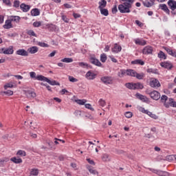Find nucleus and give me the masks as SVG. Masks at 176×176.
I'll use <instances>...</instances> for the list:
<instances>
[{
    "instance_id": "nucleus-41",
    "label": "nucleus",
    "mask_w": 176,
    "mask_h": 176,
    "mask_svg": "<svg viewBox=\"0 0 176 176\" xmlns=\"http://www.w3.org/2000/svg\"><path fill=\"white\" fill-rule=\"evenodd\" d=\"M9 162V158L5 157L0 160V167H3L5 166V163Z\"/></svg>"
},
{
    "instance_id": "nucleus-51",
    "label": "nucleus",
    "mask_w": 176,
    "mask_h": 176,
    "mask_svg": "<svg viewBox=\"0 0 176 176\" xmlns=\"http://www.w3.org/2000/svg\"><path fill=\"white\" fill-rule=\"evenodd\" d=\"M61 17L65 23H69V19L67 18V16L64 15V14L61 13Z\"/></svg>"
},
{
    "instance_id": "nucleus-23",
    "label": "nucleus",
    "mask_w": 176,
    "mask_h": 176,
    "mask_svg": "<svg viewBox=\"0 0 176 176\" xmlns=\"http://www.w3.org/2000/svg\"><path fill=\"white\" fill-rule=\"evenodd\" d=\"M112 52L113 53H119V52H122V47L119 45H118V43H116L114 45V47L112 48Z\"/></svg>"
},
{
    "instance_id": "nucleus-42",
    "label": "nucleus",
    "mask_w": 176,
    "mask_h": 176,
    "mask_svg": "<svg viewBox=\"0 0 176 176\" xmlns=\"http://www.w3.org/2000/svg\"><path fill=\"white\" fill-rule=\"evenodd\" d=\"M100 10L101 14L103 16H108V14H109V12L105 8H100Z\"/></svg>"
},
{
    "instance_id": "nucleus-48",
    "label": "nucleus",
    "mask_w": 176,
    "mask_h": 176,
    "mask_svg": "<svg viewBox=\"0 0 176 176\" xmlns=\"http://www.w3.org/2000/svg\"><path fill=\"white\" fill-rule=\"evenodd\" d=\"M39 174V170L38 169H32L30 171V175H38Z\"/></svg>"
},
{
    "instance_id": "nucleus-8",
    "label": "nucleus",
    "mask_w": 176,
    "mask_h": 176,
    "mask_svg": "<svg viewBox=\"0 0 176 176\" xmlns=\"http://www.w3.org/2000/svg\"><path fill=\"white\" fill-rule=\"evenodd\" d=\"M161 67H162V68H166V69H173L174 65H173V63H171L170 62H162L160 63Z\"/></svg>"
},
{
    "instance_id": "nucleus-28",
    "label": "nucleus",
    "mask_w": 176,
    "mask_h": 176,
    "mask_svg": "<svg viewBox=\"0 0 176 176\" xmlns=\"http://www.w3.org/2000/svg\"><path fill=\"white\" fill-rule=\"evenodd\" d=\"M11 162L15 163V164H20V163H23V160L21 158H17L16 157H13L10 159Z\"/></svg>"
},
{
    "instance_id": "nucleus-13",
    "label": "nucleus",
    "mask_w": 176,
    "mask_h": 176,
    "mask_svg": "<svg viewBox=\"0 0 176 176\" xmlns=\"http://www.w3.org/2000/svg\"><path fill=\"white\" fill-rule=\"evenodd\" d=\"M135 97L138 100H140V101H142V102H148V98L142 94H140V93H137L135 94Z\"/></svg>"
},
{
    "instance_id": "nucleus-64",
    "label": "nucleus",
    "mask_w": 176,
    "mask_h": 176,
    "mask_svg": "<svg viewBox=\"0 0 176 176\" xmlns=\"http://www.w3.org/2000/svg\"><path fill=\"white\" fill-rule=\"evenodd\" d=\"M99 104L100 105V107H105V100L100 99L99 100Z\"/></svg>"
},
{
    "instance_id": "nucleus-57",
    "label": "nucleus",
    "mask_w": 176,
    "mask_h": 176,
    "mask_svg": "<svg viewBox=\"0 0 176 176\" xmlns=\"http://www.w3.org/2000/svg\"><path fill=\"white\" fill-rule=\"evenodd\" d=\"M69 82H72V83H75L76 82H78L77 78H74V76H69Z\"/></svg>"
},
{
    "instance_id": "nucleus-34",
    "label": "nucleus",
    "mask_w": 176,
    "mask_h": 176,
    "mask_svg": "<svg viewBox=\"0 0 176 176\" xmlns=\"http://www.w3.org/2000/svg\"><path fill=\"white\" fill-rule=\"evenodd\" d=\"M98 3H99L98 9H104V8L107 6V1L105 0H100V1H99Z\"/></svg>"
},
{
    "instance_id": "nucleus-46",
    "label": "nucleus",
    "mask_w": 176,
    "mask_h": 176,
    "mask_svg": "<svg viewBox=\"0 0 176 176\" xmlns=\"http://www.w3.org/2000/svg\"><path fill=\"white\" fill-rule=\"evenodd\" d=\"M167 160H168V162H173L174 160H175V155H168L166 157Z\"/></svg>"
},
{
    "instance_id": "nucleus-49",
    "label": "nucleus",
    "mask_w": 176,
    "mask_h": 176,
    "mask_svg": "<svg viewBox=\"0 0 176 176\" xmlns=\"http://www.w3.org/2000/svg\"><path fill=\"white\" fill-rule=\"evenodd\" d=\"M16 155H17L18 156L24 157V156L26 155V153H25V151H22V150H19V151H17Z\"/></svg>"
},
{
    "instance_id": "nucleus-32",
    "label": "nucleus",
    "mask_w": 176,
    "mask_h": 176,
    "mask_svg": "<svg viewBox=\"0 0 176 176\" xmlns=\"http://www.w3.org/2000/svg\"><path fill=\"white\" fill-rule=\"evenodd\" d=\"M119 78H123L127 75V70L126 69H120L118 74Z\"/></svg>"
},
{
    "instance_id": "nucleus-43",
    "label": "nucleus",
    "mask_w": 176,
    "mask_h": 176,
    "mask_svg": "<svg viewBox=\"0 0 176 176\" xmlns=\"http://www.w3.org/2000/svg\"><path fill=\"white\" fill-rule=\"evenodd\" d=\"M87 101L85 99H82V100H80V99H78V100H76V102L77 104H78V105H85V104H86Z\"/></svg>"
},
{
    "instance_id": "nucleus-44",
    "label": "nucleus",
    "mask_w": 176,
    "mask_h": 176,
    "mask_svg": "<svg viewBox=\"0 0 176 176\" xmlns=\"http://www.w3.org/2000/svg\"><path fill=\"white\" fill-rule=\"evenodd\" d=\"M60 61L62 63H72L74 61V59L72 58H64L63 59H61Z\"/></svg>"
},
{
    "instance_id": "nucleus-17",
    "label": "nucleus",
    "mask_w": 176,
    "mask_h": 176,
    "mask_svg": "<svg viewBox=\"0 0 176 176\" xmlns=\"http://www.w3.org/2000/svg\"><path fill=\"white\" fill-rule=\"evenodd\" d=\"M101 159H102V162H104V163H108V162H111V160L110 155L107 153L102 154Z\"/></svg>"
},
{
    "instance_id": "nucleus-52",
    "label": "nucleus",
    "mask_w": 176,
    "mask_h": 176,
    "mask_svg": "<svg viewBox=\"0 0 176 176\" xmlns=\"http://www.w3.org/2000/svg\"><path fill=\"white\" fill-rule=\"evenodd\" d=\"M3 3H5L6 6L10 8L12 6V2H10V0H3Z\"/></svg>"
},
{
    "instance_id": "nucleus-62",
    "label": "nucleus",
    "mask_w": 176,
    "mask_h": 176,
    "mask_svg": "<svg viewBox=\"0 0 176 176\" xmlns=\"http://www.w3.org/2000/svg\"><path fill=\"white\" fill-rule=\"evenodd\" d=\"M14 8H19V6H20V1H17V0H15L14 1V5H13Z\"/></svg>"
},
{
    "instance_id": "nucleus-37",
    "label": "nucleus",
    "mask_w": 176,
    "mask_h": 176,
    "mask_svg": "<svg viewBox=\"0 0 176 176\" xmlns=\"http://www.w3.org/2000/svg\"><path fill=\"white\" fill-rule=\"evenodd\" d=\"M126 75L128 76H133L134 78L135 75V71L129 69H126Z\"/></svg>"
},
{
    "instance_id": "nucleus-4",
    "label": "nucleus",
    "mask_w": 176,
    "mask_h": 176,
    "mask_svg": "<svg viewBox=\"0 0 176 176\" xmlns=\"http://www.w3.org/2000/svg\"><path fill=\"white\" fill-rule=\"evenodd\" d=\"M38 79L43 80V82H47V83H49V85H51L52 86H60V83L56 82V80H50L45 76H39L38 77Z\"/></svg>"
},
{
    "instance_id": "nucleus-10",
    "label": "nucleus",
    "mask_w": 176,
    "mask_h": 176,
    "mask_svg": "<svg viewBox=\"0 0 176 176\" xmlns=\"http://www.w3.org/2000/svg\"><path fill=\"white\" fill-rule=\"evenodd\" d=\"M96 76H97V74L91 71H89L85 75V78H87L88 80H94V79H96Z\"/></svg>"
},
{
    "instance_id": "nucleus-30",
    "label": "nucleus",
    "mask_w": 176,
    "mask_h": 176,
    "mask_svg": "<svg viewBox=\"0 0 176 176\" xmlns=\"http://www.w3.org/2000/svg\"><path fill=\"white\" fill-rule=\"evenodd\" d=\"M30 78H32V79H36V80H41L38 78H39V76H43L42 75H37L36 76V73H35V72H30Z\"/></svg>"
},
{
    "instance_id": "nucleus-2",
    "label": "nucleus",
    "mask_w": 176,
    "mask_h": 176,
    "mask_svg": "<svg viewBox=\"0 0 176 176\" xmlns=\"http://www.w3.org/2000/svg\"><path fill=\"white\" fill-rule=\"evenodd\" d=\"M132 6L130 3H127V2H124L122 4H120L118 6V10L120 13H130L131 11Z\"/></svg>"
},
{
    "instance_id": "nucleus-59",
    "label": "nucleus",
    "mask_w": 176,
    "mask_h": 176,
    "mask_svg": "<svg viewBox=\"0 0 176 176\" xmlns=\"http://www.w3.org/2000/svg\"><path fill=\"white\" fill-rule=\"evenodd\" d=\"M12 87H13V84H12V83H8L6 85H4L5 90H6L8 89H12Z\"/></svg>"
},
{
    "instance_id": "nucleus-25",
    "label": "nucleus",
    "mask_w": 176,
    "mask_h": 176,
    "mask_svg": "<svg viewBox=\"0 0 176 176\" xmlns=\"http://www.w3.org/2000/svg\"><path fill=\"white\" fill-rule=\"evenodd\" d=\"M160 8L162 9V10H164L167 14H170V10L167 7L166 4H160Z\"/></svg>"
},
{
    "instance_id": "nucleus-6",
    "label": "nucleus",
    "mask_w": 176,
    "mask_h": 176,
    "mask_svg": "<svg viewBox=\"0 0 176 176\" xmlns=\"http://www.w3.org/2000/svg\"><path fill=\"white\" fill-rule=\"evenodd\" d=\"M148 94L153 100H155L156 101H157V100L160 99V93H159V91H153Z\"/></svg>"
},
{
    "instance_id": "nucleus-31",
    "label": "nucleus",
    "mask_w": 176,
    "mask_h": 176,
    "mask_svg": "<svg viewBox=\"0 0 176 176\" xmlns=\"http://www.w3.org/2000/svg\"><path fill=\"white\" fill-rule=\"evenodd\" d=\"M32 16H39V14H41V12L39 11V10L38 8H34L32 9L30 12Z\"/></svg>"
},
{
    "instance_id": "nucleus-1",
    "label": "nucleus",
    "mask_w": 176,
    "mask_h": 176,
    "mask_svg": "<svg viewBox=\"0 0 176 176\" xmlns=\"http://www.w3.org/2000/svg\"><path fill=\"white\" fill-rule=\"evenodd\" d=\"M161 102L164 104V107L165 108H170V107H173V108H176V102L172 98H168V97L166 95H162L161 96Z\"/></svg>"
},
{
    "instance_id": "nucleus-3",
    "label": "nucleus",
    "mask_w": 176,
    "mask_h": 176,
    "mask_svg": "<svg viewBox=\"0 0 176 176\" xmlns=\"http://www.w3.org/2000/svg\"><path fill=\"white\" fill-rule=\"evenodd\" d=\"M125 86L127 89H130L131 90H142V89H144V85L141 82H127L125 84Z\"/></svg>"
},
{
    "instance_id": "nucleus-38",
    "label": "nucleus",
    "mask_w": 176,
    "mask_h": 176,
    "mask_svg": "<svg viewBox=\"0 0 176 176\" xmlns=\"http://www.w3.org/2000/svg\"><path fill=\"white\" fill-rule=\"evenodd\" d=\"M1 96H3L6 94V96H13V91L12 90H7L5 91L0 92Z\"/></svg>"
},
{
    "instance_id": "nucleus-60",
    "label": "nucleus",
    "mask_w": 176,
    "mask_h": 176,
    "mask_svg": "<svg viewBox=\"0 0 176 176\" xmlns=\"http://www.w3.org/2000/svg\"><path fill=\"white\" fill-rule=\"evenodd\" d=\"M111 12L113 14L118 13V6L116 5L113 6V8L111 10Z\"/></svg>"
},
{
    "instance_id": "nucleus-14",
    "label": "nucleus",
    "mask_w": 176,
    "mask_h": 176,
    "mask_svg": "<svg viewBox=\"0 0 176 176\" xmlns=\"http://www.w3.org/2000/svg\"><path fill=\"white\" fill-rule=\"evenodd\" d=\"M25 94L28 98H35L36 97V94L32 91H25Z\"/></svg>"
},
{
    "instance_id": "nucleus-54",
    "label": "nucleus",
    "mask_w": 176,
    "mask_h": 176,
    "mask_svg": "<svg viewBox=\"0 0 176 176\" xmlns=\"http://www.w3.org/2000/svg\"><path fill=\"white\" fill-rule=\"evenodd\" d=\"M42 25V22L41 21H35L33 23V27L38 28Z\"/></svg>"
},
{
    "instance_id": "nucleus-36",
    "label": "nucleus",
    "mask_w": 176,
    "mask_h": 176,
    "mask_svg": "<svg viewBox=\"0 0 176 176\" xmlns=\"http://www.w3.org/2000/svg\"><path fill=\"white\" fill-rule=\"evenodd\" d=\"M88 170L94 176H98V172H97V170H94V168L89 166V167H88Z\"/></svg>"
},
{
    "instance_id": "nucleus-35",
    "label": "nucleus",
    "mask_w": 176,
    "mask_h": 176,
    "mask_svg": "<svg viewBox=\"0 0 176 176\" xmlns=\"http://www.w3.org/2000/svg\"><path fill=\"white\" fill-rule=\"evenodd\" d=\"M147 72L148 74H155V75H159V70H157V69L149 68L147 69Z\"/></svg>"
},
{
    "instance_id": "nucleus-21",
    "label": "nucleus",
    "mask_w": 176,
    "mask_h": 176,
    "mask_svg": "<svg viewBox=\"0 0 176 176\" xmlns=\"http://www.w3.org/2000/svg\"><path fill=\"white\" fill-rule=\"evenodd\" d=\"M20 8L23 12H27L31 9V7L25 3H21Z\"/></svg>"
},
{
    "instance_id": "nucleus-47",
    "label": "nucleus",
    "mask_w": 176,
    "mask_h": 176,
    "mask_svg": "<svg viewBox=\"0 0 176 176\" xmlns=\"http://www.w3.org/2000/svg\"><path fill=\"white\" fill-rule=\"evenodd\" d=\"M107 54H102L100 55V61H102V63H105V61H107Z\"/></svg>"
},
{
    "instance_id": "nucleus-22",
    "label": "nucleus",
    "mask_w": 176,
    "mask_h": 176,
    "mask_svg": "<svg viewBox=\"0 0 176 176\" xmlns=\"http://www.w3.org/2000/svg\"><path fill=\"white\" fill-rule=\"evenodd\" d=\"M14 52L13 46H10L7 49L4 48L3 54H13Z\"/></svg>"
},
{
    "instance_id": "nucleus-27",
    "label": "nucleus",
    "mask_w": 176,
    "mask_h": 176,
    "mask_svg": "<svg viewBox=\"0 0 176 176\" xmlns=\"http://www.w3.org/2000/svg\"><path fill=\"white\" fill-rule=\"evenodd\" d=\"M131 64L133 65H144L145 64V62H144L141 59H136L135 60L131 61Z\"/></svg>"
},
{
    "instance_id": "nucleus-39",
    "label": "nucleus",
    "mask_w": 176,
    "mask_h": 176,
    "mask_svg": "<svg viewBox=\"0 0 176 176\" xmlns=\"http://www.w3.org/2000/svg\"><path fill=\"white\" fill-rule=\"evenodd\" d=\"M144 75L143 73L138 74V73H137V72H135L134 78H136L137 79H139L140 80H141L144 79Z\"/></svg>"
},
{
    "instance_id": "nucleus-15",
    "label": "nucleus",
    "mask_w": 176,
    "mask_h": 176,
    "mask_svg": "<svg viewBox=\"0 0 176 176\" xmlns=\"http://www.w3.org/2000/svg\"><path fill=\"white\" fill-rule=\"evenodd\" d=\"M3 28L4 30H10V28H13V24H12V22L9 19H7Z\"/></svg>"
},
{
    "instance_id": "nucleus-20",
    "label": "nucleus",
    "mask_w": 176,
    "mask_h": 176,
    "mask_svg": "<svg viewBox=\"0 0 176 176\" xmlns=\"http://www.w3.org/2000/svg\"><path fill=\"white\" fill-rule=\"evenodd\" d=\"M164 50L169 54L170 56H172V57H175L176 58V52L173 51V50L167 47H164Z\"/></svg>"
},
{
    "instance_id": "nucleus-29",
    "label": "nucleus",
    "mask_w": 176,
    "mask_h": 176,
    "mask_svg": "<svg viewBox=\"0 0 176 176\" xmlns=\"http://www.w3.org/2000/svg\"><path fill=\"white\" fill-rule=\"evenodd\" d=\"M57 26L56 25H53L52 23L47 24L45 28L49 30V31H56V28Z\"/></svg>"
},
{
    "instance_id": "nucleus-63",
    "label": "nucleus",
    "mask_w": 176,
    "mask_h": 176,
    "mask_svg": "<svg viewBox=\"0 0 176 176\" xmlns=\"http://www.w3.org/2000/svg\"><path fill=\"white\" fill-rule=\"evenodd\" d=\"M85 108H87V109H90L91 111H94V109H93V107H91V104H85Z\"/></svg>"
},
{
    "instance_id": "nucleus-16",
    "label": "nucleus",
    "mask_w": 176,
    "mask_h": 176,
    "mask_svg": "<svg viewBox=\"0 0 176 176\" xmlns=\"http://www.w3.org/2000/svg\"><path fill=\"white\" fill-rule=\"evenodd\" d=\"M16 54H17L18 56H28V51H26L24 49H20L16 52Z\"/></svg>"
},
{
    "instance_id": "nucleus-40",
    "label": "nucleus",
    "mask_w": 176,
    "mask_h": 176,
    "mask_svg": "<svg viewBox=\"0 0 176 176\" xmlns=\"http://www.w3.org/2000/svg\"><path fill=\"white\" fill-rule=\"evenodd\" d=\"M158 58H162V60H166V58H167V56L166 54H164V52H163V51H160L158 53Z\"/></svg>"
},
{
    "instance_id": "nucleus-45",
    "label": "nucleus",
    "mask_w": 176,
    "mask_h": 176,
    "mask_svg": "<svg viewBox=\"0 0 176 176\" xmlns=\"http://www.w3.org/2000/svg\"><path fill=\"white\" fill-rule=\"evenodd\" d=\"M146 115H148L150 116V118H152L153 119H157V116L152 113V112L147 110V113H146Z\"/></svg>"
},
{
    "instance_id": "nucleus-24",
    "label": "nucleus",
    "mask_w": 176,
    "mask_h": 176,
    "mask_svg": "<svg viewBox=\"0 0 176 176\" xmlns=\"http://www.w3.org/2000/svg\"><path fill=\"white\" fill-rule=\"evenodd\" d=\"M20 16H10L8 19L9 21L12 23V21H14L15 23H20Z\"/></svg>"
},
{
    "instance_id": "nucleus-26",
    "label": "nucleus",
    "mask_w": 176,
    "mask_h": 176,
    "mask_svg": "<svg viewBox=\"0 0 176 176\" xmlns=\"http://www.w3.org/2000/svg\"><path fill=\"white\" fill-rule=\"evenodd\" d=\"M135 45H140V46H145V45H146V41L140 38H136L135 39Z\"/></svg>"
},
{
    "instance_id": "nucleus-18",
    "label": "nucleus",
    "mask_w": 176,
    "mask_h": 176,
    "mask_svg": "<svg viewBox=\"0 0 176 176\" xmlns=\"http://www.w3.org/2000/svg\"><path fill=\"white\" fill-rule=\"evenodd\" d=\"M168 5L172 10H176V1L175 0H169L168 1Z\"/></svg>"
},
{
    "instance_id": "nucleus-55",
    "label": "nucleus",
    "mask_w": 176,
    "mask_h": 176,
    "mask_svg": "<svg viewBox=\"0 0 176 176\" xmlns=\"http://www.w3.org/2000/svg\"><path fill=\"white\" fill-rule=\"evenodd\" d=\"M125 118H127L128 119H130V118L133 117V113L130 111H126L124 114Z\"/></svg>"
},
{
    "instance_id": "nucleus-12",
    "label": "nucleus",
    "mask_w": 176,
    "mask_h": 176,
    "mask_svg": "<svg viewBox=\"0 0 176 176\" xmlns=\"http://www.w3.org/2000/svg\"><path fill=\"white\" fill-rule=\"evenodd\" d=\"M152 52H153V47L149 45L144 47L142 50L143 54H152Z\"/></svg>"
},
{
    "instance_id": "nucleus-58",
    "label": "nucleus",
    "mask_w": 176,
    "mask_h": 176,
    "mask_svg": "<svg viewBox=\"0 0 176 176\" xmlns=\"http://www.w3.org/2000/svg\"><path fill=\"white\" fill-rule=\"evenodd\" d=\"M38 46H41V47H49V45L42 43V42H38Z\"/></svg>"
},
{
    "instance_id": "nucleus-9",
    "label": "nucleus",
    "mask_w": 176,
    "mask_h": 176,
    "mask_svg": "<svg viewBox=\"0 0 176 176\" xmlns=\"http://www.w3.org/2000/svg\"><path fill=\"white\" fill-rule=\"evenodd\" d=\"M151 87H160V82L156 78H152L150 81Z\"/></svg>"
},
{
    "instance_id": "nucleus-11",
    "label": "nucleus",
    "mask_w": 176,
    "mask_h": 176,
    "mask_svg": "<svg viewBox=\"0 0 176 176\" xmlns=\"http://www.w3.org/2000/svg\"><path fill=\"white\" fill-rule=\"evenodd\" d=\"M89 61L91 64H94V65H96V67H101V65H102L101 62L94 57H91Z\"/></svg>"
},
{
    "instance_id": "nucleus-7",
    "label": "nucleus",
    "mask_w": 176,
    "mask_h": 176,
    "mask_svg": "<svg viewBox=\"0 0 176 176\" xmlns=\"http://www.w3.org/2000/svg\"><path fill=\"white\" fill-rule=\"evenodd\" d=\"M150 170L152 171V173H154V174H157L160 176H170V173L168 172L155 169H150Z\"/></svg>"
},
{
    "instance_id": "nucleus-5",
    "label": "nucleus",
    "mask_w": 176,
    "mask_h": 176,
    "mask_svg": "<svg viewBox=\"0 0 176 176\" xmlns=\"http://www.w3.org/2000/svg\"><path fill=\"white\" fill-rule=\"evenodd\" d=\"M100 80L104 85H112V82H113V78H112V77L111 76H103L100 78Z\"/></svg>"
},
{
    "instance_id": "nucleus-56",
    "label": "nucleus",
    "mask_w": 176,
    "mask_h": 176,
    "mask_svg": "<svg viewBox=\"0 0 176 176\" xmlns=\"http://www.w3.org/2000/svg\"><path fill=\"white\" fill-rule=\"evenodd\" d=\"M74 115L77 118H80V116H82V111H80L79 110H76L74 112Z\"/></svg>"
},
{
    "instance_id": "nucleus-19",
    "label": "nucleus",
    "mask_w": 176,
    "mask_h": 176,
    "mask_svg": "<svg viewBox=\"0 0 176 176\" xmlns=\"http://www.w3.org/2000/svg\"><path fill=\"white\" fill-rule=\"evenodd\" d=\"M38 50H39V48H38V47L33 46L28 49V52L30 53V54H35V53H38Z\"/></svg>"
},
{
    "instance_id": "nucleus-50",
    "label": "nucleus",
    "mask_w": 176,
    "mask_h": 176,
    "mask_svg": "<svg viewBox=\"0 0 176 176\" xmlns=\"http://www.w3.org/2000/svg\"><path fill=\"white\" fill-rule=\"evenodd\" d=\"M79 67H81V68H87L89 67V65L86 63L80 62L78 63Z\"/></svg>"
},
{
    "instance_id": "nucleus-53",
    "label": "nucleus",
    "mask_w": 176,
    "mask_h": 176,
    "mask_svg": "<svg viewBox=\"0 0 176 176\" xmlns=\"http://www.w3.org/2000/svg\"><path fill=\"white\" fill-rule=\"evenodd\" d=\"M28 35H30V36H36V34H35V32L32 30L28 31Z\"/></svg>"
},
{
    "instance_id": "nucleus-33",
    "label": "nucleus",
    "mask_w": 176,
    "mask_h": 176,
    "mask_svg": "<svg viewBox=\"0 0 176 176\" xmlns=\"http://www.w3.org/2000/svg\"><path fill=\"white\" fill-rule=\"evenodd\" d=\"M143 5L146 8H152V6H153V5H155V2L152 1L151 3L148 0H146L145 1L143 2Z\"/></svg>"
},
{
    "instance_id": "nucleus-61",
    "label": "nucleus",
    "mask_w": 176,
    "mask_h": 176,
    "mask_svg": "<svg viewBox=\"0 0 176 176\" xmlns=\"http://www.w3.org/2000/svg\"><path fill=\"white\" fill-rule=\"evenodd\" d=\"M138 110L140 111V112H142V113H146L148 112V110H146L145 108L142 107H139Z\"/></svg>"
}]
</instances>
